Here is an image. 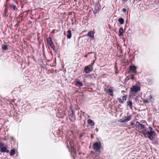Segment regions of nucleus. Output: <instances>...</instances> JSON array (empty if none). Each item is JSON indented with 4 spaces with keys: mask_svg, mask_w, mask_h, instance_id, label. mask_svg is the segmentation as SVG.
I'll use <instances>...</instances> for the list:
<instances>
[{
    "mask_svg": "<svg viewBox=\"0 0 159 159\" xmlns=\"http://www.w3.org/2000/svg\"><path fill=\"white\" fill-rule=\"evenodd\" d=\"M131 119V116L130 115H129L127 117L125 116L123 117L122 119H120L119 120V121L120 123H125L129 121Z\"/></svg>",
    "mask_w": 159,
    "mask_h": 159,
    "instance_id": "nucleus-2",
    "label": "nucleus"
},
{
    "mask_svg": "<svg viewBox=\"0 0 159 159\" xmlns=\"http://www.w3.org/2000/svg\"><path fill=\"white\" fill-rule=\"evenodd\" d=\"M75 84L76 85L79 87L82 86L83 85V83L79 80L75 82Z\"/></svg>",
    "mask_w": 159,
    "mask_h": 159,
    "instance_id": "nucleus-10",
    "label": "nucleus"
},
{
    "mask_svg": "<svg viewBox=\"0 0 159 159\" xmlns=\"http://www.w3.org/2000/svg\"><path fill=\"white\" fill-rule=\"evenodd\" d=\"M149 128L150 131H152V128L151 127H150V126L149 127Z\"/></svg>",
    "mask_w": 159,
    "mask_h": 159,
    "instance_id": "nucleus-26",
    "label": "nucleus"
},
{
    "mask_svg": "<svg viewBox=\"0 0 159 159\" xmlns=\"http://www.w3.org/2000/svg\"><path fill=\"white\" fill-rule=\"evenodd\" d=\"M127 96L126 95L123 96L122 97V100L123 102L126 101L127 99Z\"/></svg>",
    "mask_w": 159,
    "mask_h": 159,
    "instance_id": "nucleus-20",
    "label": "nucleus"
},
{
    "mask_svg": "<svg viewBox=\"0 0 159 159\" xmlns=\"http://www.w3.org/2000/svg\"><path fill=\"white\" fill-rule=\"evenodd\" d=\"M16 6L14 5H12L10 6V8L14 10L16 9Z\"/></svg>",
    "mask_w": 159,
    "mask_h": 159,
    "instance_id": "nucleus-19",
    "label": "nucleus"
},
{
    "mask_svg": "<svg viewBox=\"0 0 159 159\" xmlns=\"http://www.w3.org/2000/svg\"><path fill=\"white\" fill-rule=\"evenodd\" d=\"M144 102L145 103H147L148 102L147 100H144Z\"/></svg>",
    "mask_w": 159,
    "mask_h": 159,
    "instance_id": "nucleus-27",
    "label": "nucleus"
},
{
    "mask_svg": "<svg viewBox=\"0 0 159 159\" xmlns=\"http://www.w3.org/2000/svg\"><path fill=\"white\" fill-rule=\"evenodd\" d=\"M139 127L142 130L143 134H144L146 133L147 130L146 129V127L144 125L141 124Z\"/></svg>",
    "mask_w": 159,
    "mask_h": 159,
    "instance_id": "nucleus-7",
    "label": "nucleus"
},
{
    "mask_svg": "<svg viewBox=\"0 0 159 159\" xmlns=\"http://www.w3.org/2000/svg\"><path fill=\"white\" fill-rule=\"evenodd\" d=\"M67 38L70 39L71 38V31L70 30H68L67 31Z\"/></svg>",
    "mask_w": 159,
    "mask_h": 159,
    "instance_id": "nucleus-14",
    "label": "nucleus"
},
{
    "mask_svg": "<svg viewBox=\"0 0 159 159\" xmlns=\"http://www.w3.org/2000/svg\"><path fill=\"white\" fill-rule=\"evenodd\" d=\"M88 123L91 125L93 126L94 125L93 122L90 119H89L88 120Z\"/></svg>",
    "mask_w": 159,
    "mask_h": 159,
    "instance_id": "nucleus-15",
    "label": "nucleus"
},
{
    "mask_svg": "<svg viewBox=\"0 0 159 159\" xmlns=\"http://www.w3.org/2000/svg\"><path fill=\"white\" fill-rule=\"evenodd\" d=\"M88 36L90 38L93 39L94 38V34L93 32L92 31H90L88 33Z\"/></svg>",
    "mask_w": 159,
    "mask_h": 159,
    "instance_id": "nucleus-9",
    "label": "nucleus"
},
{
    "mask_svg": "<svg viewBox=\"0 0 159 159\" xmlns=\"http://www.w3.org/2000/svg\"><path fill=\"white\" fill-rule=\"evenodd\" d=\"M15 154V150H11L10 152V155L11 156Z\"/></svg>",
    "mask_w": 159,
    "mask_h": 159,
    "instance_id": "nucleus-21",
    "label": "nucleus"
},
{
    "mask_svg": "<svg viewBox=\"0 0 159 159\" xmlns=\"http://www.w3.org/2000/svg\"><path fill=\"white\" fill-rule=\"evenodd\" d=\"M84 70L86 73H89L93 70V67L91 65L86 66L84 69Z\"/></svg>",
    "mask_w": 159,
    "mask_h": 159,
    "instance_id": "nucleus-5",
    "label": "nucleus"
},
{
    "mask_svg": "<svg viewBox=\"0 0 159 159\" xmlns=\"http://www.w3.org/2000/svg\"><path fill=\"white\" fill-rule=\"evenodd\" d=\"M130 89L132 92L135 93L140 90V88L139 86L135 85L133 86Z\"/></svg>",
    "mask_w": 159,
    "mask_h": 159,
    "instance_id": "nucleus-4",
    "label": "nucleus"
},
{
    "mask_svg": "<svg viewBox=\"0 0 159 159\" xmlns=\"http://www.w3.org/2000/svg\"><path fill=\"white\" fill-rule=\"evenodd\" d=\"M108 92L110 95L111 96H113V90L111 88H109L108 90Z\"/></svg>",
    "mask_w": 159,
    "mask_h": 159,
    "instance_id": "nucleus-17",
    "label": "nucleus"
},
{
    "mask_svg": "<svg viewBox=\"0 0 159 159\" xmlns=\"http://www.w3.org/2000/svg\"><path fill=\"white\" fill-rule=\"evenodd\" d=\"M143 135L145 137H148L150 140H153L155 139V133L153 131H147L146 133L144 134Z\"/></svg>",
    "mask_w": 159,
    "mask_h": 159,
    "instance_id": "nucleus-1",
    "label": "nucleus"
},
{
    "mask_svg": "<svg viewBox=\"0 0 159 159\" xmlns=\"http://www.w3.org/2000/svg\"><path fill=\"white\" fill-rule=\"evenodd\" d=\"M131 79L132 80H133L134 79V76L133 75H131Z\"/></svg>",
    "mask_w": 159,
    "mask_h": 159,
    "instance_id": "nucleus-28",
    "label": "nucleus"
},
{
    "mask_svg": "<svg viewBox=\"0 0 159 159\" xmlns=\"http://www.w3.org/2000/svg\"><path fill=\"white\" fill-rule=\"evenodd\" d=\"M123 29L122 28H120L119 30V35L121 36L123 35Z\"/></svg>",
    "mask_w": 159,
    "mask_h": 159,
    "instance_id": "nucleus-13",
    "label": "nucleus"
},
{
    "mask_svg": "<svg viewBox=\"0 0 159 159\" xmlns=\"http://www.w3.org/2000/svg\"><path fill=\"white\" fill-rule=\"evenodd\" d=\"M48 42L49 43L50 45L52 46V42L51 40V39L50 38H49L47 40Z\"/></svg>",
    "mask_w": 159,
    "mask_h": 159,
    "instance_id": "nucleus-18",
    "label": "nucleus"
},
{
    "mask_svg": "<svg viewBox=\"0 0 159 159\" xmlns=\"http://www.w3.org/2000/svg\"><path fill=\"white\" fill-rule=\"evenodd\" d=\"M71 142L70 141V145L71 147L72 145H71Z\"/></svg>",
    "mask_w": 159,
    "mask_h": 159,
    "instance_id": "nucleus-30",
    "label": "nucleus"
},
{
    "mask_svg": "<svg viewBox=\"0 0 159 159\" xmlns=\"http://www.w3.org/2000/svg\"><path fill=\"white\" fill-rule=\"evenodd\" d=\"M73 152H74V153H75V150H74V148H73Z\"/></svg>",
    "mask_w": 159,
    "mask_h": 159,
    "instance_id": "nucleus-29",
    "label": "nucleus"
},
{
    "mask_svg": "<svg viewBox=\"0 0 159 159\" xmlns=\"http://www.w3.org/2000/svg\"><path fill=\"white\" fill-rule=\"evenodd\" d=\"M118 99L119 101V102H120L121 103H123L124 102L122 101L121 99L120 98H118Z\"/></svg>",
    "mask_w": 159,
    "mask_h": 159,
    "instance_id": "nucleus-23",
    "label": "nucleus"
},
{
    "mask_svg": "<svg viewBox=\"0 0 159 159\" xmlns=\"http://www.w3.org/2000/svg\"><path fill=\"white\" fill-rule=\"evenodd\" d=\"M0 151L1 152H9V150L7 149V147L2 143H0Z\"/></svg>",
    "mask_w": 159,
    "mask_h": 159,
    "instance_id": "nucleus-3",
    "label": "nucleus"
},
{
    "mask_svg": "<svg viewBox=\"0 0 159 159\" xmlns=\"http://www.w3.org/2000/svg\"><path fill=\"white\" fill-rule=\"evenodd\" d=\"M130 0H122L123 2L124 3H125L127 1H130Z\"/></svg>",
    "mask_w": 159,
    "mask_h": 159,
    "instance_id": "nucleus-24",
    "label": "nucleus"
},
{
    "mask_svg": "<svg viewBox=\"0 0 159 159\" xmlns=\"http://www.w3.org/2000/svg\"><path fill=\"white\" fill-rule=\"evenodd\" d=\"M118 21L120 24L122 25L124 23V20L122 18H120L119 19Z\"/></svg>",
    "mask_w": 159,
    "mask_h": 159,
    "instance_id": "nucleus-16",
    "label": "nucleus"
},
{
    "mask_svg": "<svg viewBox=\"0 0 159 159\" xmlns=\"http://www.w3.org/2000/svg\"><path fill=\"white\" fill-rule=\"evenodd\" d=\"M2 48L3 50H8V46L7 44H2Z\"/></svg>",
    "mask_w": 159,
    "mask_h": 159,
    "instance_id": "nucleus-11",
    "label": "nucleus"
},
{
    "mask_svg": "<svg viewBox=\"0 0 159 159\" xmlns=\"http://www.w3.org/2000/svg\"><path fill=\"white\" fill-rule=\"evenodd\" d=\"M129 69L132 73H136V67L135 66H130Z\"/></svg>",
    "mask_w": 159,
    "mask_h": 159,
    "instance_id": "nucleus-8",
    "label": "nucleus"
},
{
    "mask_svg": "<svg viewBox=\"0 0 159 159\" xmlns=\"http://www.w3.org/2000/svg\"><path fill=\"white\" fill-rule=\"evenodd\" d=\"M84 57H87V55H85V56H84Z\"/></svg>",
    "mask_w": 159,
    "mask_h": 159,
    "instance_id": "nucleus-31",
    "label": "nucleus"
},
{
    "mask_svg": "<svg viewBox=\"0 0 159 159\" xmlns=\"http://www.w3.org/2000/svg\"><path fill=\"white\" fill-rule=\"evenodd\" d=\"M101 143L100 142H96L93 144V148L97 150H99L101 148Z\"/></svg>",
    "mask_w": 159,
    "mask_h": 159,
    "instance_id": "nucleus-6",
    "label": "nucleus"
},
{
    "mask_svg": "<svg viewBox=\"0 0 159 159\" xmlns=\"http://www.w3.org/2000/svg\"><path fill=\"white\" fill-rule=\"evenodd\" d=\"M122 11H123L124 12H126V9H125V8H123V9H122Z\"/></svg>",
    "mask_w": 159,
    "mask_h": 159,
    "instance_id": "nucleus-25",
    "label": "nucleus"
},
{
    "mask_svg": "<svg viewBox=\"0 0 159 159\" xmlns=\"http://www.w3.org/2000/svg\"><path fill=\"white\" fill-rule=\"evenodd\" d=\"M127 106L129 107L131 109H132V102L131 101L129 100L127 102Z\"/></svg>",
    "mask_w": 159,
    "mask_h": 159,
    "instance_id": "nucleus-12",
    "label": "nucleus"
},
{
    "mask_svg": "<svg viewBox=\"0 0 159 159\" xmlns=\"http://www.w3.org/2000/svg\"><path fill=\"white\" fill-rule=\"evenodd\" d=\"M136 124L138 126V127H139L141 124L138 121H137L136 123Z\"/></svg>",
    "mask_w": 159,
    "mask_h": 159,
    "instance_id": "nucleus-22",
    "label": "nucleus"
}]
</instances>
